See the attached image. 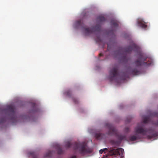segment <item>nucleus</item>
I'll return each instance as SVG.
<instances>
[{"label": "nucleus", "instance_id": "obj_1", "mask_svg": "<svg viewBox=\"0 0 158 158\" xmlns=\"http://www.w3.org/2000/svg\"><path fill=\"white\" fill-rule=\"evenodd\" d=\"M142 70H110L108 77L110 81H114L117 83H121L130 77L138 75L141 73Z\"/></svg>", "mask_w": 158, "mask_h": 158}, {"label": "nucleus", "instance_id": "obj_2", "mask_svg": "<svg viewBox=\"0 0 158 158\" xmlns=\"http://www.w3.org/2000/svg\"><path fill=\"white\" fill-rule=\"evenodd\" d=\"M65 146L68 148H73V149L74 155L72 156L70 158H76V156L78 153L84 155L90 153L91 151V149L87 147L85 142L71 143L68 142L66 143Z\"/></svg>", "mask_w": 158, "mask_h": 158}, {"label": "nucleus", "instance_id": "obj_3", "mask_svg": "<svg viewBox=\"0 0 158 158\" xmlns=\"http://www.w3.org/2000/svg\"><path fill=\"white\" fill-rule=\"evenodd\" d=\"M135 64L138 66L142 65L148 67L153 65V60L151 58H148L146 54L140 52L138 54V59L135 61Z\"/></svg>", "mask_w": 158, "mask_h": 158}, {"label": "nucleus", "instance_id": "obj_4", "mask_svg": "<svg viewBox=\"0 0 158 158\" xmlns=\"http://www.w3.org/2000/svg\"><path fill=\"white\" fill-rule=\"evenodd\" d=\"M75 25L76 28L81 27L83 28L86 35H89L96 31L100 32L101 30V27L100 25L98 24L95 27L91 28H85L82 19L76 21L75 23Z\"/></svg>", "mask_w": 158, "mask_h": 158}, {"label": "nucleus", "instance_id": "obj_5", "mask_svg": "<svg viewBox=\"0 0 158 158\" xmlns=\"http://www.w3.org/2000/svg\"><path fill=\"white\" fill-rule=\"evenodd\" d=\"M105 150H108L109 152L111 155H113L115 156L118 155H121V156L124 153V150L121 148H119L115 149L114 148H109V149L106 148H105L103 149H101L99 151V153L101 154L103 152H105Z\"/></svg>", "mask_w": 158, "mask_h": 158}, {"label": "nucleus", "instance_id": "obj_6", "mask_svg": "<svg viewBox=\"0 0 158 158\" xmlns=\"http://www.w3.org/2000/svg\"><path fill=\"white\" fill-rule=\"evenodd\" d=\"M151 131L150 129H144L141 126L138 125L135 128V132L136 134H141L143 135H145L147 132Z\"/></svg>", "mask_w": 158, "mask_h": 158}, {"label": "nucleus", "instance_id": "obj_7", "mask_svg": "<svg viewBox=\"0 0 158 158\" xmlns=\"http://www.w3.org/2000/svg\"><path fill=\"white\" fill-rule=\"evenodd\" d=\"M138 47L135 44L132 43L130 45L126 47L123 49H120V51H123L124 53H130L132 50H137Z\"/></svg>", "mask_w": 158, "mask_h": 158}, {"label": "nucleus", "instance_id": "obj_8", "mask_svg": "<svg viewBox=\"0 0 158 158\" xmlns=\"http://www.w3.org/2000/svg\"><path fill=\"white\" fill-rule=\"evenodd\" d=\"M7 110L9 112V115L10 119L15 121L17 120V116L15 114L14 108L13 106H8Z\"/></svg>", "mask_w": 158, "mask_h": 158}, {"label": "nucleus", "instance_id": "obj_9", "mask_svg": "<svg viewBox=\"0 0 158 158\" xmlns=\"http://www.w3.org/2000/svg\"><path fill=\"white\" fill-rule=\"evenodd\" d=\"M107 126L109 129L108 134L109 135H116L117 134L116 130L112 124L107 123Z\"/></svg>", "mask_w": 158, "mask_h": 158}, {"label": "nucleus", "instance_id": "obj_10", "mask_svg": "<svg viewBox=\"0 0 158 158\" xmlns=\"http://www.w3.org/2000/svg\"><path fill=\"white\" fill-rule=\"evenodd\" d=\"M147 23L144 22L142 20H140L138 22V25L141 27L144 28H146L147 27V25L145 24V23Z\"/></svg>", "mask_w": 158, "mask_h": 158}, {"label": "nucleus", "instance_id": "obj_11", "mask_svg": "<svg viewBox=\"0 0 158 158\" xmlns=\"http://www.w3.org/2000/svg\"><path fill=\"white\" fill-rule=\"evenodd\" d=\"M141 137L139 135L136 134L135 135L131 136L130 137V139L131 141H134L137 139H140Z\"/></svg>", "mask_w": 158, "mask_h": 158}, {"label": "nucleus", "instance_id": "obj_12", "mask_svg": "<svg viewBox=\"0 0 158 158\" xmlns=\"http://www.w3.org/2000/svg\"><path fill=\"white\" fill-rule=\"evenodd\" d=\"M97 20L100 23H102L105 21L106 19L103 16L100 15L97 18Z\"/></svg>", "mask_w": 158, "mask_h": 158}, {"label": "nucleus", "instance_id": "obj_13", "mask_svg": "<svg viewBox=\"0 0 158 158\" xmlns=\"http://www.w3.org/2000/svg\"><path fill=\"white\" fill-rule=\"evenodd\" d=\"M111 25L114 27H117L118 26V24L117 21L114 20H111L110 22Z\"/></svg>", "mask_w": 158, "mask_h": 158}, {"label": "nucleus", "instance_id": "obj_14", "mask_svg": "<svg viewBox=\"0 0 158 158\" xmlns=\"http://www.w3.org/2000/svg\"><path fill=\"white\" fill-rule=\"evenodd\" d=\"M158 136V133L155 132L153 134L151 135H148L147 136L148 139H150Z\"/></svg>", "mask_w": 158, "mask_h": 158}, {"label": "nucleus", "instance_id": "obj_15", "mask_svg": "<svg viewBox=\"0 0 158 158\" xmlns=\"http://www.w3.org/2000/svg\"><path fill=\"white\" fill-rule=\"evenodd\" d=\"M128 58L126 55H123L121 56V60L123 62H126L128 61Z\"/></svg>", "mask_w": 158, "mask_h": 158}, {"label": "nucleus", "instance_id": "obj_16", "mask_svg": "<svg viewBox=\"0 0 158 158\" xmlns=\"http://www.w3.org/2000/svg\"><path fill=\"white\" fill-rule=\"evenodd\" d=\"M150 118L148 116H146L143 118V123H149Z\"/></svg>", "mask_w": 158, "mask_h": 158}, {"label": "nucleus", "instance_id": "obj_17", "mask_svg": "<svg viewBox=\"0 0 158 158\" xmlns=\"http://www.w3.org/2000/svg\"><path fill=\"white\" fill-rule=\"evenodd\" d=\"M57 153L58 154H62L64 153L63 151L62 150V149L60 148V147L58 146L57 147Z\"/></svg>", "mask_w": 158, "mask_h": 158}, {"label": "nucleus", "instance_id": "obj_18", "mask_svg": "<svg viewBox=\"0 0 158 158\" xmlns=\"http://www.w3.org/2000/svg\"><path fill=\"white\" fill-rule=\"evenodd\" d=\"M65 94L68 96L70 97L72 95V93L71 90H68L66 92Z\"/></svg>", "mask_w": 158, "mask_h": 158}, {"label": "nucleus", "instance_id": "obj_19", "mask_svg": "<svg viewBox=\"0 0 158 158\" xmlns=\"http://www.w3.org/2000/svg\"><path fill=\"white\" fill-rule=\"evenodd\" d=\"M30 154L32 158H37V155L35 153L32 152L30 153Z\"/></svg>", "mask_w": 158, "mask_h": 158}, {"label": "nucleus", "instance_id": "obj_20", "mask_svg": "<svg viewBox=\"0 0 158 158\" xmlns=\"http://www.w3.org/2000/svg\"><path fill=\"white\" fill-rule=\"evenodd\" d=\"M118 139L120 141L125 139L126 138V136L123 135H119L118 136Z\"/></svg>", "mask_w": 158, "mask_h": 158}, {"label": "nucleus", "instance_id": "obj_21", "mask_svg": "<svg viewBox=\"0 0 158 158\" xmlns=\"http://www.w3.org/2000/svg\"><path fill=\"white\" fill-rule=\"evenodd\" d=\"M53 151H49L46 154L45 157H50L51 156L52 154Z\"/></svg>", "mask_w": 158, "mask_h": 158}, {"label": "nucleus", "instance_id": "obj_22", "mask_svg": "<svg viewBox=\"0 0 158 158\" xmlns=\"http://www.w3.org/2000/svg\"><path fill=\"white\" fill-rule=\"evenodd\" d=\"M102 135V134L100 133H97L95 134V136L97 139H101Z\"/></svg>", "mask_w": 158, "mask_h": 158}, {"label": "nucleus", "instance_id": "obj_23", "mask_svg": "<svg viewBox=\"0 0 158 158\" xmlns=\"http://www.w3.org/2000/svg\"><path fill=\"white\" fill-rule=\"evenodd\" d=\"M96 41L97 42H99L101 41V39L100 37H97L96 39Z\"/></svg>", "mask_w": 158, "mask_h": 158}, {"label": "nucleus", "instance_id": "obj_24", "mask_svg": "<svg viewBox=\"0 0 158 158\" xmlns=\"http://www.w3.org/2000/svg\"><path fill=\"white\" fill-rule=\"evenodd\" d=\"M73 101L74 102H75V103H77L78 102V100L76 98H74L73 99Z\"/></svg>", "mask_w": 158, "mask_h": 158}, {"label": "nucleus", "instance_id": "obj_25", "mask_svg": "<svg viewBox=\"0 0 158 158\" xmlns=\"http://www.w3.org/2000/svg\"><path fill=\"white\" fill-rule=\"evenodd\" d=\"M129 128L128 127H126V128L125 129V131L126 132H128L129 131Z\"/></svg>", "mask_w": 158, "mask_h": 158}, {"label": "nucleus", "instance_id": "obj_26", "mask_svg": "<svg viewBox=\"0 0 158 158\" xmlns=\"http://www.w3.org/2000/svg\"><path fill=\"white\" fill-rule=\"evenodd\" d=\"M153 124L155 125L158 126V121L157 122L154 123Z\"/></svg>", "mask_w": 158, "mask_h": 158}, {"label": "nucleus", "instance_id": "obj_27", "mask_svg": "<svg viewBox=\"0 0 158 158\" xmlns=\"http://www.w3.org/2000/svg\"><path fill=\"white\" fill-rule=\"evenodd\" d=\"M154 115L155 116H158V113H156L154 114Z\"/></svg>", "mask_w": 158, "mask_h": 158}, {"label": "nucleus", "instance_id": "obj_28", "mask_svg": "<svg viewBox=\"0 0 158 158\" xmlns=\"http://www.w3.org/2000/svg\"><path fill=\"white\" fill-rule=\"evenodd\" d=\"M131 120V119H129V120H128V119H127L126 120V121L128 122H130Z\"/></svg>", "mask_w": 158, "mask_h": 158}, {"label": "nucleus", "instance_id": "obj_29", "mask_svg": "<svg viewBox=\"0 0 158 158\" xmlns=\"http://www.w3.org/2000/svg\"><path fill=\"white\" fill-rule=\"evenodd\" d=\"M107 45H108V46H107V49L109 50V46L108 44H107Z\"/></svg>", "mask_w": 158, "mask_h": 158}, {"label": "nucleus", "instance_id": "obj_30", "mask_svg": "<svg viewBox=\"0 0 158 158\" xmlns=\"http://www.w3.org/2000/svg\"><path fill=\"white\" fill-rule=\"evenodd\" d=\"M99 55H100V56H102V53H100V54H99Z\"/></svg>", "mask_w": 158, "mask_h": 158}, {"label": "nucleus", "instance_id": "obj_31", "mask_svg": "<svg viewBox=\"0 0 158 158\" xmlns=\"http://www.w3.org/2000/svg\"><path fill=\"white\" fill-rule=\"evenodd\" d=\"M120 108H121V106H120Z\"/></svg>", "mask_w": 158, "mask_h": 158}]
</instances>
